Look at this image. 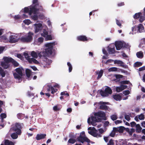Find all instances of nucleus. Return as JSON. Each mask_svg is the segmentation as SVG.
<instances>
[{"mask_svg":"<svg viewBox=\"0 0 145 145\" xmlns=\"http://www.w3.org/2000/svg\"><path fill=\"white\" fill-rule=\"evenodd\" d=\"M76 140L80 142L82 144L85 142L88 143L90 142V140L86 137L84 131L80 133V135L77 137Z\"/></svg>","mask_w":145,"mask_h":145,"instance_id":"1","label":"nucleus"},{"mask_svg":"<svg viewBox=\"0 0 145 145\" xmlns=\"http://www.w3.org/2000/svg\"><path fill=\"white\" fill-rule=\"evenodd\" d=\"M33 33L30 32H29L27 35L22 36L20 38L21 41L23 42L28 43L31 41L33 39Z\"/></svg>","mask_w":145,"mask_h":145,"instance_id":"2","label":"nucleus"},{"mask_svg":"<svg viewBox=\"0 0 145 145\" xmlns=\"http://www.w3.org/2000/svg\"><path fill=\"white\" fill-rule=\"evenodd\" d=\"M112 91L109 87L106 86L104 91L101 90L99 93L101 96L103 97H108L110 94H112Z\"/></svg>","mask_w":145,"mask_h":145,"instance_id":"3","label":"nucleus"},{"mask_svg":"<svg viewBox=\"0 0 145 145\" xmlns=\"http://www.w3.org/2000/svg\"><path fill=\"white\" fill-rule=\"evenodd\" d=\"M113 61L115 64H120V66L125 68H127V66L126 65H124V63L122 61L120 60H116L114 61L113 59H109L107 60L105 63L107 64L108 63H112Z\"/></svg>","mask_w":145,"mask_h":145,"instance_id":"4","label":"nucleus"},{"mask_svg":"<svg viewBox=\"0 0 145 145\" xmlns=\"http://www.w3.org/2000/svg\"><path fill=\"white\" fill-rule=\"evenodd\" d=\"M22 128L21 124L18 123L16 124L15 126L12 127V129L16 131L17 134L20 135L21 133V129Z\"/></svg>","mask_w":145,"mask_h":145,"instance_id":"5","label":"nucleus"},{"mask_svg":"<svg viewBox=\"0 0 145 145\" xmlns=\"http://www.w3.org/2000/svg\"><path fill=\"white\" fill-rule=\"evenodd\" d=\"M97 132V130L94 128H93V129H92L90 131H88L89 133L94 137L97 138L101 137V135L98 133Z\"/></svg>","mask_w":145,"mask_h":145,"instance_id":"6","label":"nucleus"},{"mask_svg":"<svg viewBox=\"0 0 145 145\" xmlns=\"http://www.w3.org/2000/svg\"><path fill=\"white\" fill-rule=\"evenodd\" d=\"M52 53V50L51 49L47 48L45 50V51L42 53V56L44 57H46L51 55Z\"/></svg>","mask_w":145,"mask_h":145,"instance_id":"7","label":"nucleus"},{"mask_svg":"<svg viewBox=\"0 0 145 145\" xmlns=\"http://www.w3.org/2000/svg\"><path fill=\"white\" fill-rule=\"evenodd\" d=\"M9 42L10 43H15L18 41V39L17 36L15 35H11L9 38Z\"/></svg>","mask_w":145,"mask_h":145,"instance_id":"8","label":"nucleus"},{"mask_svg":"<svg viewBox=\"0 0 145 145\" xmlns=\"http://www.w3.org/2000/svg\"><path fill=\"white\" fill-rule=\"evenodd\" d=\"M34 25L35 26L34 29L35 33H37L41 30L42 25L41 23L35 24Z\"/></svg>","mask_w":145,"mask_h":145,"instance_id":"9","label":"nucleus"},{"mask_svg":"<svg viewBox=\"0 0 145 145\" xmlns=\"http://www.w3.org/2000/svg\"><path fill=\"white\" fill-rule=\"evenodd\" d=\"M123 44L121 41L115 42V46L117 50H120L123 47Z\"/></svg>","mask_w":145,"mask_h":145,"instance_id":"10","label":"nucleus"},{"mask_svg":"<svg viewBox=\"0 0 145 145\" xmlns=\"http://www.w3.org/2000/svg\"><path fill=\"white\" fill-rule=\"evenodd\" d=\"M36 6L35 5L32 7L30 8L29 14L31 15L32 13L34 14H37L38 11L37 8H36Z\"/></svg>","mask_w":145,"mask_h":145,"instance_id":"11","label":"nucleus"},{"mask_svg":"<svg viewBox=\"0 0 145 145\" xmlns=\"http://www.w3.org/2000/svg\"><path fill=\"white\" fill-rule=\"evenodd\" d=\"M94 115L95 116L103 118L105 117L106 114L105 112L100 111L97 112L95 113L94 114Z\"/></svg>","mask_w":145,"mask_h":145,"instance_id":"12","label":"nucleus"},{"mask_svg":"<svg viewBox=\"0 0 145 145\" xmlns=\"http://www.w3.org/2000/svg\"><path fill=\"white\" fill-rule=\"evenodd\" d=\"M46 136V135L45 134H37L35 137V138L37 140H39L44 138Z\"/></svg>","mask_w":145,"mask_h":145,"instance_id":"13","label":"nucleus"},{"mask_svg":"<svg viewBox=\"0 0 145 145\" xmlns=\"http://www.w3.org/2000/svg\"><path fill=\"white\" fill-rule=\"evenodd\" d=\"M77 39L79 41H87L88 39L87 37L84 35H80L77 37Z\"/></svg>","mask_w":145,"mask_h":145,"instance_id":"14","label":"nucleus"},{"mask_svg":"<svg viewBox=\"0 0 145 145\" xmlns=\"http://www.w3.org/2000/svg\"><path fill=\"white\" fill-rule=\"evenodd\" d=\"M114 76L116 77L115 79H114L113 80L116 82H118L120 81V78H122L123 76L120 74H115Z\"/></svg>","mask_w":145,"mask_h":145,"instance_id":"15","label":"nucleus"},{"mask_svg":"<svg viewBox=\"0 0 145 145\" xmlns=\"http://www.w3.org/2000/svg\"><path fill=\"white\" fill-rule=\"evenodd\" d=\"M56 45V42H50L47 43L45 44V46L46 47H47V48L51 49L52 50L54 46Z\"/></svg>","mask_w":145,"mask_h":145,"instance_id":"16","label":"nucleus"},{"mask_svg":"<svg viewBox=\"0 0 145 145\" xmlns=\"http://www.w3.org/2000/svg\"><path fill=\"white\" fill-rule=\"evenodd\" d=\"M91 120L92 121L95 122H101L102 120L101 119L96 116H92L91 117Z\"/></svg>","mask_w":145,"mask_h":145,"instance_id":"17","label":"nucleus"},{"mask_svg":"<svg viewBox=\"0 0 145 145\" xmlns=\"http://www.w3.org/2000/svg\"><path fill=\"white\" fill-rule=\"evenodd\" d=\"M3 60L4 61L8 63L10 62L12 63L13 59L10 57H5L3 58Z\"/></svg>","mask_w":145,"mask_h":145,"instance_id":"18","label":"nucleus"},{"mask_svg":"<svg viewBox=\"0 0 145 145\" xmlns=\"http://www.w3.org/2000/svg\"><path fill=\"white\" fill-rule=\"evenodd\" d=\"M113 97L116 101H120L121 99V96L118 94L113 95Z\"/></svg>","mask_w":145,"mask_h":145,"instance_id":"19","label":"nucleus"},{"mask_svg":"<svg viewBox=\"0 0 145 145\" xmlns=\"http://www.w3.org/2000/svg\"><path fill=\"white\" fill-rule=\"evenodd\" d=\"M28 62L30 63H31L32 62H33L34 63L36 64H37L39 63V61L34 58H30Z\"/></svg>","mask_w":145,"mask_h":145,"instance_id":"20","label":"nucleus"},{"mask_svg":"<svg viewBox=\"0 0 145 145\" xmlns=\"http://www.w3.org/2000/svg\"><path fill=\"white\" fill-rule=\"evenodd\" d=\"M61 105H57L53 107V109L54 111H59L61 109Z\"/></svg>","mask_w":145,"mask_h":145,"instance_id":"21","label":"nucleus"},{"mask_svg":"<svg viewBox=\"0 0 145 145\" xmlns=\"http://www.w3.org/2000/svg\"><path fill=\"white\" fill-rule=\"evenodd\" d=\"M136 131L137 133H140L142 129V127H140V124H138L136 125Z\"/></svg>","mask_w":145,"mask_h":145,"instance_id":"22","label":"nucleus"},{"mask_svg":"<svg viewBox=\"0 0 145 145\" xmlns=\"http://www.w3.org/2000/svg\"><path fill=\"white\" fill-rule=\"evenodd\" d=\"M1 66L3 68H4L5 69L8 68L9 66L8 63H7L5 61L1 62Z\"/></svg>","mask_w":145,"mask_h":145,"instance_id":"23","label":"nucleus"},{"mask_svg":"<svg viewBox=\"0 0 145 145\" xmlns=\"http://www.w3.org/2000/svg\"><path fill=\"white\" fill-rule=\"evenodd\" d=\"M4 144L5 145H14L13 142L8 139L5 140Z\"/></svg>","mask_w":145,"mask_h":145,"instance_id":"24","label":"nucleus"},{"mask_svg":"<svg viewBox=\"0 0 145 145\" xmlns=\"http://www.w3.org/2000/svg\"><path fill=\"white\" fill-rule=\"evenodd\" d=\"M136 56L138 58L142 59L143 57V53L142 51L138 52L136 53Z\"/></svg>","mask_w":145,"mask_h":145,"instance_id":"25","label":"nucleus"},{"mask_svg":"<svg viewBox=\"0 0 145 145\" xmlns=\"http://www.w3.org/2000/svg\"><path fill=\"white\" fill-rule=\"evenodd\" d=\"M17 116L18 119L22 120L25 118V115L24 114L22 113H19L17 114Z\"/></svg>","mask_w":145,"mask_h":145,"instance_id":"26","label":"nucleus"},{"mask_svg":"<svg viewBox=\"0 0 145 145\" xmlns=\"http://www.w3.org/2000/svg\"><path fill=\"white\" fill-rule=\"evenodd\" d=\"M103 70H101L99 72H96V74H98L97 79H99L101 78L103 75Z\"/></svg>","mask_w":145,"mask_h":145,"instance_id":"27","label":"nucleus"},{"mask_svg":"<svg viewBox=\"0 0 145 145\" xmlns=\"http://www.w3.org/2000/svg\"><path fill=\"white\" fill-rule=\"evenodd\" d=\"M107 51L110 54H113L114 53L115 49L114 48H111L109 47H108Z\"/></svg>","mask_w":145,"mask_h":145,"instance_id":"28","label":"nucleus"},{"mask_svg":"<svg viewBox=\"0 0 145 145\" xmlns=\"http://www.w3.org/2000/svg\"><path fill=\"white\" fill-rule=\"evenodd\" d=\"M99 108L101 110H106L108 109V107L105 105H102L100 106Z\"/></svg>","mask_w":145,"mask_h":145,"instance_id":"29","label":"nucleus"},{"mask_svg":"<svg viewBox=\"0 0 145 145\" xmlns=\"http://www.w3.org/2000/svg\"><path fill=\"white\" fill-rule=\"evenodd\" d=\"M42 31L43 33H42L41 34V35L42 36L44 37H45L47 35H48V32L45 29H43Z\"/></svg>","mask_w":145,"mask_h":145,"instance_id":"30","label":"nucleus"},{"mask_svg":"<svg viewBox=\"0 0 145 145\" xmlns=\"http://www.w3.org/2000/svg\"><path fill=\"white\" fill-rule=\"evenodd\" d=\"M138 31L139 32H141L144 30V27L142 24H139L138 26Z\"/></svg>","mask_w":145,"mask_h":145,"instance_id":"31","label":"nucleus"},{"mask_svg":"<svg viewBox=\"0 0 145 145\" xmlns=\"http://www.w3.org/2000/svg\"><path fill=\"white\" fill-rule=\"evenodd\" d=\"M145 20V15L142 14V13L141 15H140L139 18V20L140 22L142 23L143 21Z\"/></svg>","mask_w":145,"mask_h":145,"instance_id":"32","label":"nucleus"},{"mask_svg":"<svg viewBox=\"0 0 145 145\" xmlns=\"http://www.w3.org/2000/svg\"><path fill=\"white\" fill-rule=\"evenodd\" d=\"M141 14L142 13L141 12L136 13L134 15L133 18L135 19H138V18H139Z\"/></svg>","mask_w":145,"mask_h":145,"instance_id":"33","label":"nucleus"},{"mask_svg":"<svg viewBox=\"0 0 145 145\" xmlns=\"http://www.w3.org/2000/svg\"><path fill=\"white\" fill-rule=\"evenodd\" d=\"M31 56L34 58L36 59L38 57L37 53L34 51H32L31 53Z\"/></svg>","mask_w":145,"mask_h":145,"instance_id":"34","label":"nucleus"},{"mask_svg":"<svg viewBox=\"0 0 145 145\" xmlns=\"http://www.w3.org/2000/svg\"><path fill=\"white\" fill-rule=\"evenodd\" d=\"M13 75L15 78L18 79V80L21 79L22 76L18 73H14L13 74Z\"/></svg>","mask_w":145,"mask_h":145,"instance_id":"35","label":"nucleus"},{"mask_svg":"<svg viewBox=\"0 0 145 145\" xmlns=\"http://www.w3.org/2000/svg\"><path fill=\"white\" fill-rule=\"evenodd\" d=\"M142 65V63L137 61L134 63V66L135 67H138L141 66Z\"/></svg>","mask_w":145,"mask_h":145,"instance_id":"36","label":"nucleus"},{"mask_svg":"<svg viewBox=\"0 0 145 145\" xmlns=\"http://www.w3.org/2000/svg\"><path fill=\"white\" fill-rule=\"evenodd\" d=\"M25 71L27 76L28 78H29L31 76V71L29 69H27Z\"/></svg>","mask_w":145,"mask_h":145,"instance_id":"37","label":"nucleus"},{"mask_svg":"<svg viewBox=\"0 0 145 145\" xmlns=\"http://www.w3.org/2000/svg\"><path fill=\"white\" fill-rule=\"evenodd\" d=\"M0 74L2 77H4L5 75V72L1 67H0Z\"/></svg>","mask_w":145,"mask_h":145,"instance_id":"38","label":"nucleus"},{"mask_svg":"<svg viewBox=\"0 0 145 145\" xmlns=\"http://www.w3.org/2000/svg\"><path fill=\"white\" fill-rule=\"evenodd\" d=\"M15 70L18 74L20 75L21 76H22V72L20 68H17L15 69Z\"/></svg>","mask_w":145,"mask_h":145,"instance_id":"39","label":"nucleus"},{"mask_svg":"<svg viewBox=\"0 0 145 145\" xmlns=\"http://www.w3.org/2000/svg\"><path fill=\"white\" fill-rule=\"evenodd\" d=\"M118 132L119 133H122L123 132V130L125 129V128L123 126H120L118 127Z\"/></svg>","mask_w":145,"mask_h":145,"instance_id":"40","label":"nucleus"},{"mask_svg":"<svg viewBox=\"0 0 145 145\" xmlns=\"http://www.w3.org/2000/svg\"><path fill=\"white\" fill-rule=\"evenodd\" d=\"M29 8L28 7H25L24 9H22L21 10V12H23L24 13H27L29 12Z\"/></svg>","mask_w":145,"mask_h":145,"instance_id":"41","label":"nucleus"},{"mask_svg":"<svg viewBox=\"0 0 145 145\" xmlns=\"http://www.w3.org/2000/svg\"><path fill=\"white\" fill-rule=\"evenodd\" d=\"M67 65L69 67V72H71L72 70V66L70 62H68L67 63Z\"/></svg>","mask_w":145,"mask_h":145,"instance_id":"42","label":"nucleus"},{"mask_svg":"<svg viewBox=\"0 0 145 145\" xmlns=\"http://www.w3.org/2000/svg\"><path fill=\"white\" fill-rule=\"evenodd\" d=\"M24 55L26 59L28 61L30 58V56H29L28 54L27 53L24 52Z\"/></svg>","mask_w":145,"mask_h":145,"instance_id":"43","label":"nucleus"},{"mask_svg":"<svg viewBox=\"0 0 145 145\" xmlns=\"http://www.w3.org/2000/svg\"><path fill=\"white\" fill-rule=\"evenodd\" d=\"M110 118L113 121H114L117 119L118 117L116 114H113L111 116Z\"/></svg>","mask_w":145,"mask_h":145,"instance_id":"44","label":"nucleus"},{"mask_svg":"<svg viewBox=\"0 0 145 145\" xmlns=\"http://www.w3.org/2000/svg\"><path fill=\"white\" fill-rule=\"evenodd\" d=\"M118 70V68L115 67H112L108 69V71L109 72L116 71Z\"/></svg>","mask_w":145,"mask_h":145,"instance_id":"45","label":"nucleus"},{"mask_svg":"<svg viewBox=\"0 0 145 145\" xmlns=\"http://www.w3.org/2000/svg\"><path fill=\"white\" fill-rule=\"evenodd\" d=\"M76 142V140L75 139L72 138H70L68 141V143L70 144H73Z\"/></svg>","mask_w":145,"mask_h":145,"instance_id":"46","label":"nucleus"},{"mask_svg":"<svg viewBox=\"0 0 145 145\" xmlns=\"http://www.w3.org/2000/svg\"><path fill=\"white\" fill-rule=\"evenodd\" d=\"M138 119L140 120H143L144 119V115L142 114H141L139 115H138Z\"/></svg>","mask_w":145,"mask_h":145,"instance_id":"47","label":"nucleus"},{"mask_svg":"<svg viewBox=\"0 0 145 145\" xmlns=\"http://www.w3.org/2000/svg\"><path fill=\"white\" fill-rule=\"evenodd\" d=\"M12 63L15 67H18L19 65V64L14 59L12 61Z\"/></svg>","mask_w":145,"mask_h":145,"instance_id":"48","label":"nucleus"},{"mask_svg":"<svg viewBox=\"0 0 145 145\" xmlns=\"http://www.w3.org/2000/svg\"><path fill=\"white\" fill-rule=\"evenodd\" d=\"M45 38L46 40H51L52 39V37L50 35H47Z\"/></svg>","mask_w":145,"mask_h":145,"instance_id":"49","label":"nucleus"},{"mask_svg":"<svg viewBox=\"0 0 145 145\" xmlns=\"http://www.w3.org/2000/svg\"><path fill=\"white\" fill-rule=\"evenodd\" d=\"M11 137L13 139H16L18 138V136L16 134L14 133L11 135Z\"/></svg>","mask_w":145,"mask_h":145,"instance_id":"50","label":"nucleus"},{"mask_svg":"<svg viewBox=\"0 0 145 145\" xmlns=\"http://www.w3.org/2000/svg\"><path fill=\"white\" fill-rule=\"evenodd\" d=\"M32 18L34 20H37L38 19V17L37 14H35L31 16Z\"/></svg>","mask_w":145,"mask_h":145,"instance_id":"51","label":"nucleus"},{"mask_svg":"<svg viewBox=\"0 0 145 145\" xmlns=\"http://www.w3.org/2000/svg\"><path fill=\"white\" fill-rule=\"evenodd\" d=\"M51 88V93L52 94H54L57 91V89H54V87L52 86Z\"/></svg>","mask_w":145,"mask_h":145,"instance_id":"52","label":"nucleus"},{"mask_svg":"<svg viewBox=\"0 0 145 145\" xmlns=\"http://www.w3.org/2000/svg\"><path fill=\"white\" fill-rule=\"evenodd\" d=\"M124 118L125 120L129 121L131 119L129 116V115L125 114L124 116Z\"/></svg>","mask_w":145,"mask_h":145,"instance_id":"53","label":"nucleus"},{"mask_svg":"<svg viewBox=\"0 0 145 145\" xmlns=\"http://www.w3.org/2000/svg\"><path fill=\"white\" fill-rule=\"evenodd\" d=\"M129 81L127 80L122 81L120 82L121 84H128Z\"/></svg>","mask_w":145,"mask_h":145,"instance_id":"54","label":"nucleus"},{"mask_svg":"<svg viewBox=\"0 0 145 145\" xmlns=\"http://www.w3.org/2000/svg\"><path fill=\"white\" fill-rule=\"evenodd\" d=\"M47 91L50 92L51 91L52 88V86L51 85H48L47 86Z\"/></svg>","mask_w":145,"mask_h":145,"instance_id":"55","label":"nucleus"},{"mask_svg":"<svg viewBox=\"0 0 145 145\" xmlns=\"http://www.w3.org/2000/svg\"><path fill=\"white\" fill-rule=\"evenodd\" d=\"M114 143L112 139H111L110 140L109 143H108L107 145H114Z\"/></svg>","mask_w":145,"mask_h":145,"instance_id":"56","label":"nucleus"},{"mask_svg":"<svg viewBox=\"0 0 145 145\" xmlns=\"http://www.w3.org/2000/svg\"><path fill=\"white\" fill-rule=\"evenodd\" d=\"M130 125L131 127H134L136 126V125H137L136 123L134 121H132L130 123Z\"/></svg>","mask_w":145,"mask_h":145,"instance_id":"57","label":"nucleus"},{"mask_svg":"<svg viewBox=\"0 0 145 145\" xmlns=\"http://www.w3.org/2000/svg\"><path fill=\"white\" fill-rule=\"evenodd\" d=\"M123 93L125 95H129L130 93V91L129 90H127L123 91Z\"/></svg>","mask_w":145,"mask_h":145,"instance_id":"58","label":"nucleus"},{"mask_svg":"<svg viewBox=\"0 0 145 145\" xmlns=\"http://www.w3.org/2000/svg\"><path fill=\"white\" fill-rule=\"evenodd\" d=\"M135 131V129L133 128H131V130L130 131L129 134L130 135H132L133 134V133H134Z\"/></svg>","mask_w":145,"mask_h":145,"instance_id":"59","label":"nucleus"},{"mask_svg":"<svg viewBox=\"0 0 145 145\" xmlns=\"http://www.w3.org/2000/svg\"><path fill=\"white\" fill-rule=\"evenodd\" d=\"M24 22L25 24L29 25L30 24L31 21L29 20H24Z\"/></svg>","mask_w":145,"mask_h":145,"instance_id":"60","label":"nucleus"},{"mask_svg":"<svg viewBox=\"0 0 145 145\" xmlns=\"http://www.w3.org/2000/svg\"><path fill=\"white\" fill-rule=\"evenodd\" d=\"M17 57L19 58L21 60H22L23 59L24 57L21 54H18L17 55Z\"/></svg>","mask_w":145,"mask_h":145,"instance_id":"61","label":"nucleus"},{"mask_svg":"<svg viewBox=\"0 0 145 145\" xmlns=\"http://www.w3.org/2000/svg\"><path fill=\"white\" fill-rule=\"evenodd\" d=\"M14 18L16 20L20 19L21 18V16L20 15H15L14 17Z\"/></svg>","mask_w":145,"mask_h":145,"instance_id":"62","label":"nucleus"},{"mask_svg":"<svg viewBox=\"0 0 145 145\" xmlns=\"http://www.w3.org/2000/svg\"><path fill=\"white\" fill-rule=\"evenodd\" d=\"M27 95L29 97L33 96L34 95V94L31 93L29 91H28L27 93Z\"/></svg>","mask_w":145,"mask_h":145,"instance_id":"63","label":"nucleus"},{"mask_svg":"<svg viewBox=\"0 0 145 145\" xmlns=\"http://www.w3.org/2000/svg\"><path fill=\"white\" fill-rule=\"evenodd\" d=\"M116 24L119 26L120 27H121V24L120 22L117 19L116 20Z\"/></svg>","mask_w":145,"mask_h":145,"instance_id":"64","label":"nucleus"}]
</instances>
